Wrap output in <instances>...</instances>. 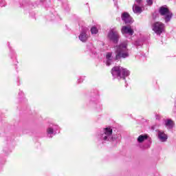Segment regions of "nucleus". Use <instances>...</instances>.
<instances>
[{
  "mask_svg": "<svg viewBox=\"0 0 176 176\" xmlns=\"http://www.w3.org/2000/svg\"><path fill=\"white\" fill-rule=\"evenodd\" d=\"M107 38L113 43H118V42H119V38H120V36L119 35V32L118 31L116 28L110 29L107 34Z\"/></svg>",
  "mask_w": 176,
  "mask_h": 176,
  "instance_id": "nucleus-3",
  "label": "nucleus"
},
{
  "mask_svg": "<svg viewBox=\"0 0 176 176\" xmlns=\"http://www.w3.org/2000/svg\"><path fill=\"white\" fill-rule=\"evenodd\" d=\"M111 74L114 78H120V79H125L126 77L130 75V71L120 66H116L112 68Z\"/></svg>",
  "mask_w": 176,
  "mask_h": 176,
  "instance_id": "nucleus-2",
  "label": "nucleus"
},
{
  "mask_svg": "<svg viewBox=\"0 0 176 176\" xmlns=\"http://www.w3.org/2000/svg\"><path fill=\"white\" fill-rule=\"evenodd\" d=\"M159 12L161 16H164V20L166 23H168V21L171 20V17H173V14L171 13V12H170V10H168V8L162 6L160 8Z\"/></svg>",
  "mask_w": 176,
  "mask_h": 176,
  "instance_id": "nucleus-4",
  "label": "nucleus"
},
{
  "mask_svg": "<svg viewBox=\"0 0 176 176\" xmlns=\"http://www.w3.org/2000/svg\"><path fill=\"white\" fill-rule=\"evenodd\" d=\"M87 30H82L80 35H79V39L81 41V42H86L87 39L89 38V36H87Z\"/></svg>",
  "mask_w": 176,
  "mask_h": 176,
  "instance_id": "nucleus-10",
  "label": "nucleus"
},
{
  "mask_svg": "<svg viewBox=\"0 0 176 176\" xmlns=\"http://www.w3.org/2000/svg\"><path fill=\"white\" fill-rule=\"evenodd\" d=\"M164 124L166 127H167V129L170 130L173 129V127H174V121L170 119L166 120L164 122Z\"/></svg>",
  "mask_w": 176,
  "mask_h": 176,
  "instance_id": "nucleus-11",
  "label": "nucleus"
},
{
  "mask_svg": "<svg viewBox=\"0 0 176 176\" xmlns=\"http://www.w3.org/2000/svg\"><path fill=\"white\" fill-rule=\"evenodd\" d=\"M156 129V126H151V129L152 130H155Z\"/></svg>",
  "mask_w": 176,
  "mask_h": 176,
  "instance_id": "nucleus-17",
  "label": "nucleus"
},
{
  "mask_svg": "<svg viewBox=\"0 0 176 176\" xmlns=\"http://www.w3.org/2000/svg\"><path fill=\"white\" fill-rule=\"evenodd\" d=\"M157 137L161 142H166L168 138L167 134H166L163 131H157Z\"/></svg>",
  "mask_w": 176,
  "mask_h": 176,
  "instance_id": "nucleus-7",
  "label": "nucleus"
},
{
  "mask_svg": "<svg viewBox=\"0 0 176 176\" xmlns=\"http://www.w3.org/2000/svg\"><path fill=\"white\" fill-rule=\"evenodd\" d=\"M127 41L121 43L119 45L114 47L116 57L113 58L112 52H107L106 54V64L109 67L113 63V60H119L120 58H127L129 57V49H127Z\"/></svg>",
  "mask_w": 176,
  "mask_h": 176,
  "instance_id": "nucleus-1",
  "label": "nucleus"
},
{
  "mask_svg": "<svg viewBox=\"0 0 176 176\" xmlns=\"http://www.w3.org/2000/svg\"><path fill=\"white\" fill-rule=\"evenodd\" d=\"M142 0H136V2L138 3H140ZM147 4L148 5H152L153 3V0H146Z\"/></svg>",
  "mask_w": 176,
  "mask_h": 176,
  "instance_id": "nucleus-16",
  "label": "nucleus"
},
{
  "mask_svg": "<svg viewBox=\"0 0 176 176\" xmlns=\"http://www.w3.org/2000/svg\"><path fill=\"white\" fill-rule=\"evenodd\" d=\"M133 12L135 13V14H140L142 12V8L137 4H134L133 6Z\"/></svg>",
  "mask_w": 176,
  "mask_h": 176,
  "instance_id": "nucleus-12",
  "label": "nucleus"
},
{
  "mask_svg": "<svg viewBox=\"0 0 176 176\" xmlns=\"http://www.w3.org/2000/svg\"><path fill=\"white\" fill-rule=\"evenodd\" d=\"M100 138L104 141H111V140H113V138H112V128L107 127L104 129L103 133L100 135Z\"/></svg>",
  "mask_w": 176,
  "mask_h": 176,
  "instance_id": "nucleus-5",
  "label": "nucleus"
},
{
  "mask_svg": "<svg viewBox=\"0 0 176 176\" xmlns=\"http://www.w3.org/2000/svg\"><path fill=\"white\" fill-rule=\"evenodd\" d=\"M91 34H92V35H96V34H98V30L97 29V28H96L95 26L92 27L91 28Z\"/></svg>",
  "mask_w": 176,
  "mask_h": 176,
  "instance_id": "nucleus-14",
  "label": "nucleus"
},
{
  "mask_svg": "<svg viewBox=\"0 0 176 176\" xmlns=\"http://www.w3.org/2000/svg\"><path fill=\"white\" fill-rule=\"evenodd\" d=\"M47 133L48 135H52V134H54V129L52 127H48L47 129Z\"/></svg>",
  "mask_w": 176,
  "mask_h": 176,
  "instance_id": "nucleus-15",
  "label": "nucleus"
},
{
  "mask_svg": "<svg viewBox=\"0 0 176 176\" xmlns=\"http://www.w3.org/2000/svg\"><path fill=\"white\" fill-rule=\"evenodd\" d=\"M156 119H160L159 116H156Z\"/></svg>",
  "mask_w": 176,
  "mask_h": 176,
  "instance_id": "nucleus-18",
  "label": "nucleus"
},
{
  "mask_svg": "<svg viewBox=\"0 0 176 176\" xmlns=\"http://www.w3.org/2000/svg\"><path fill=\"white\" fill-rule=\"evenodd\" d=\"M121 32L123 34V35H126V34H128L129 35H133L134 34V30H133V29H131L130 27L122 26Z\"/></svg>",
  "mask_w": 176,
  "mask_h": 176,
  "instance_id": "nucleus-9",
  "label": "nucleus"
},
{
  "mask_svg": "<svg viewBox=\"0 0 176 176\" xmlns=\"http://www.w3.org/2000/svg\"><path fill=\"white\" fill-rule=\"evenodd\" d=\"M153 31L157 34V35H160L164 31V24L162 22H155L153 25Z\"/></svg>",
  "mask_w": 176,
  "mask_h": 176,
  "instance_id": "nucleus-6",
  "label": "nucleus"
},
{
  "mask_svg": "<svg viewBox=\"0 0 176 176\" xmlns=\"http://www.w3.org/2000/svg\"><path fill=\"white\" fill-rule=\"evenodd\" d=\"M146 140H148V135H140L138 136L137 142L138 144H142Z\"/></svg>",
  "mask_w": 176,
  "mask_h": 176,
  "instance_id": "nucleus-13",
  "label": "nucleus"
},
{
  "mask_svg": "<svg viewBox=\"0 0 176 176\" xmlns=\"http://www.w3.org/2000/svg\"><path fill=\"white\" fill-rule=\"evenodd\" d=\"M122 20L125 23V24H130V23L133 22V19L127 12H124L122 14Z\"/></svg>",
  "mask_w": 176,
  "mask_h": 176,
  "instance_id": "nucleus-8",
  "label": "nucleus"
}]
</instances>
